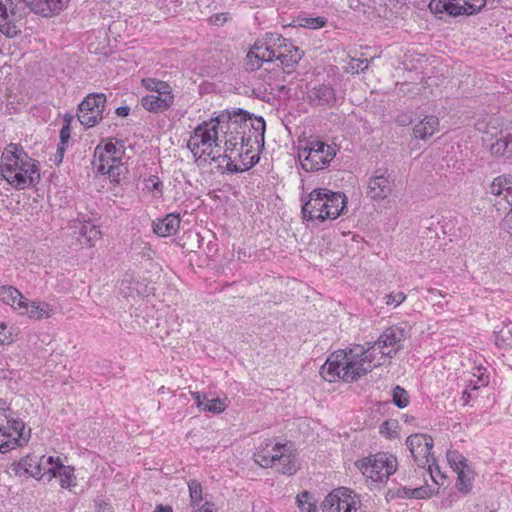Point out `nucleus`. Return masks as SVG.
Instances as JSON below:
<instances>
[{
  "label": "nucleus",
  "instance_id": "2f4dec72",
  "mask_svg": "<svg viewBox=\"0 0 512 512\" xmlns=\"http://www.w3.org/2000/svg\"><path fill=\"white\" fill-rule=\"evenodd\" d=\"M507 188H512V176H498L490 185V193L497 197H504Z\"/></svg>",
  "mask_w": 512,
  "mask_h": 512
},
{
  "label": "nucleus",
  "instance_id": "4be33fe9",
  "mask_svg": "<svg viewBox=\"0 0 512 512\" xmlns=\"http://www.w3.org/2000/svg\"><path fill=\"white\" fill-rule=\"evenodd\" d=\"M327 196H325L326 201V211L324 215V221L326 219H336L340 216L346 207V196L341 192H332L326 188Z\"/></svg>",
  "mask_w": 512,
  "mask_h": 512
},
{
  "label": "nucleus",
  "instance_id": "b1692460",
  "mask_svg": "<svg viewBox=\"0 0 512 512\" xmlns=\"http://www.w3.org/2000/svg\"><path fill=\"white\" fill-rule=\"evenodd\" d=\"M180 222L179 214L170 213L163 219H157L153 222V231L161 237L174 235L179 229Z\"/></svg>",
  "mask_w": 512,
  "mask_h": 512
},
{
  "label": "nucleus",
  "instance_id": "0e129e2a",
  "mask_svg": "<svg viewBox=\"0 0 512 512\" xmlns=\"http://www.w3.org/2000/svg\"><path fill=\"white\" fill-rule=\"evenodd\" d=\"M511 222H512V216L510 215H506L504 220H503V227L504 229H506L509 233H512V225H511Z\"/></svg>",
  "mask_w": 512,
  "mask_h": 512
},
{
  "label": "nucleus",
  "instance_id": "f8f14e48",
  "mask_svg": "<svg viewBox=\"0 0 512 512\" xmlns=\"http://www.w3.org/2000/svg\"><path fill=\"white\" fill-rule=\"evenodd\" d=\"M52 456L38 457L36 455H27L19 462L13 463L11 469L17 476H29L36 479H42L47 475V467L51 464Z\"/></svg>",
  "mask_w": 512,
  "mask_h": 512
},
{
  "label": "nucleus",
  "instance_id": "0eeeda50",
  "mask_svg": "<svg viewBox=\"0 0 512 512\" xmlns=\"http://www.w3.org/2000/svg\"><path fill=\"white\" fill-rule=\"evenodd\" d=\"M248 120H251V115L247 111L238 108L233 111H222L218 116L209 121L213 122V124L217 123V125H213L214 130L218 132L219 137L221 132L226 138L228 133H230V135L237 134L244 136L245 132L239 129L247 128Z\"/></svg>",
  "mask_w": 512,
  "mask_h": 512
},
{
  "label": "nucleus",
  "instance_id": "3c124183",
  "mask_svg": "<svg viewBox=\"0 0 512 512\" xmlns=\"http://www.w3.org/2000/svg\"><path fill=\"white\" fill-rule=\"evenodd\" d=\"M429 8L434 13H443L447 10V0H432L429 4Z\"/></svg>",
  "mask_w": 512,
  "mask_h": 512
},
{
  "label": "nucleus",
  "instance_id": "39448f33",
  "mask_svg": "<svg viewBox=\"0 0 512 512\" xmlns=\"http://www.w3.org/2000/svg\"><path fill=\"white\" fill-rule=\"evenodd\" d=\"M336 156V148L323 141H311L298 149V158L306 171H319L327 168Z\"/></svg>",
  "mask_w": 512,
  "mask_h": 512
},
{
  "label": "nucleus",
  "instance_id": "4c0bfd02",
  "mask_svg": "<svg viewBox=\"0 0 512 512\" xmlns=\"http://www.w3.org/2000/svg\"><path fill=\"white\" fill-rule=\"evenodd\" d=\"M447 460L455 472L469 467L467 464V459L456 450L447 452Z\"/></svg>",
  "mask_w": 512,
  "mask_h": 512
},
{
  "label": "nucleus",
  "instance_id": "ddd939ff",
  "mask_svg": "<svg viewBox=\"0 0 512 512\" xmlns=\"http://www.w3.org/2000/svg\"><path fill=\"white\" fill-rule=\"evenodd\" d=\"M405 339L404 329L392 326L385 329L378 339L370 346H375V353L379 350L380 358H392L401 348Z\"/></svg>",
  "mask_w": 512,
  "mask_h": 512
},
{
  "label": "nucleus",
  "instance_id": "2eb2a0df",
  "mask_svg": "<svg viewBox=\"0 0 512 512\" xmlns=\"http://www.w3.org/2000/svg\"><path fill=\"white\" fill-rule=\"evenodd\" d=\"M325 196H327L326 188H316L310 192L308 200L302 206V215L305 220L324 221L323 214L327 206Z\"/></svg>",
  "mask_w": 512,
  "mask_h": 512
},
{
  "label": "nucleus",
  "instance_id": "f257e3e1",
  "mask_svg": "<svg viewBox=\"0 0 512 512\" xmlns=\"http://www.w3.org/2000/svg\"><path fill=\"white\" fill-rule=\"evenodd\" d=\"M254 49L247 54V70H257L263 63H279L283 73L291 74L295 71L303 52L279 34H271L262 45L255 44Z\"/></svg>",
  "mask_w": 512,
  "mask_h": 512
},
{
  "label": "nucleus",
  "instance_id": "4d7b16f0",
  "mask_svg": "<svg viewBox=\"0 0 512 512\" xmlns=\"http://www.w3.org/2000/svg\"><path fill=\"white\" fill-rule=\"evenodd\" d=\"M65 151H66V146L62 145V144H59L58 147H57L56 155H55V162H56V164H59V163L62 162L64 154H65Z\"/></svg>",
  "mask_w": 512,
  "mask_h": 512
},
{
  "label": "nucleus",
  "instance_id": "8fccbe9b",
  "mask_svg": "<svg viewBox=\"0 0 512 512\" xmlns=\"http://www.w3.org/2000/svg\"><path fill=\"white\" fill-rule=\"evenodd\" d=\"M12 341V334L8 331L7 325L4 322H0V345L11 343Z\"/></svg>",
  "mask_w": 512,
  "mask_h": 512
},
{
  "label": "nucleus",
  "instance_id": "ea45409f",
  "mask_svg": "<svg viewBox=\"0 0 512 512\" xmlns=\"http://www.w3.org/2000/svg\"><path fill=\"white\" fill-rule=\"evenodd\" d=\"M205 403L202 407V410L212 412L215 414L222 413L226 409V405L220 398L208 399L206 395H204Z\"/></svg>",
  "mask_w": 512,
  "mask_h": 512
},
{
  "label": "nucleus",
  "instance_id": "4468645a",
  "mask_svg": "<svg viewBox=\"0 0 512 512\" xmlns=\"http://www.w3.org/2000/svg\"><path fill=\"white\" fill-rule=\"evenodd\" d=\"M213 122L204 121L197 126L193 132V135L187 142V148L194 154L197 155L200 146L204 148L206 146L211 147L213 144L217 147L221 142L218 132L214 130ZM217 125V123H214Z\"/></svg>",
  "mask_w": 512,
  "mask_h": 512
},
{
  "label": "nucleus",
  "instance_id": "79ce46f5",
  "mask_svg": "<svg viewBox=\"0 0 512 512\" xmlns=\"http://www.w3.org/2000/svg\"><path fill=\"white\" fill-rule=\"evenodd\" d=\"M251 126V128L254 130V137L257 141L258 137L261 138L263 141L264 139V133H265V121L263 117H255L254 119L251 118V120H248V126Z\"/></svg>",
  "mask_w": 512,
  "mask_h": 512
},
{
  "label": "nucleus",
  "instance_id": "13d9d810",
  "mask_svg": "<svg viewBox=\"0 0 512 512\" xmlns=\"http://www.w3.org/2000/svg\"><path fill=\"white\" fill-rule=\"evenodd\" d=\"M148 181L151 183L152 188L154 190H161L162 182L160 181V179L157 176H154V175L150 176Z\"/></svg>",
  "mask_w": 512,
  "mask_h": 512
},
{
  "label": "nucleus",
  "instance_id": "6e6d98bb",
  "mask_svg": "<svg viewBox=\"0 0 512 512\" xmlns=\"http://www.w3.org/2000/svg\"><path fill=\"white\" fill-rule=\"evenodd\" d=\"M213 503L206 501L204 504L202 502L196 508H193L192 512H213Z\"/></svg>",
  "mask_w": 512,
  "mask_h": 512
},
{
  "label": "nucleus",
  "instance_id": "774afa93",
  "mask_svg": "<svg viewBox=\"0 0 512 512\" xmlns=\"http://www.w3.org/2000/svg\"><path fill=\"white\" fill-rule=\"evenodd\" d=\"M471 398L470 393H468L466 390L463 391L461 400L463 401V405H467L469 403V400Z\"/></svg>",
  "mask_w": 512,
  "mask_h": 512
},
{
  "label": "nucleus",
  "instance_id": "09e8293b",
  "mask_svg": "<svg viewBox=\"0 0 512 512\" xmlns=\"http://www.w3.org/2000/svg\"><path fill=\"white\" fill-rule=\"evenodd\" d=\"M202 154L207 155L214 162L222 163V162L226 161L228 163V159H223V157H222L224 154H219L218 151H214L212 149V146L211 147L206 146L202 150Z\"/></svg>",
  "mask_w": 512,
  "mask_h": 512
},
{
  "label": "nucleus",
  "instance_id": "680f3d73",
  "mask_svg": "<svg viewBox=\"0 0 512 512\" xmlns=\"http://www.w3.org/2000/svg\"><path fill=\"white\" fill-rule=\"evenodd\" d=\"M495 344L499 348H505L508 345L507 342H506L505 337L503 335H500V334H496V336H495Z\"/></svg>",
  "mask_w": 512,
  "mask_h": 512
},
{
  "label": "nucleus",
  "instance_id": "f3484780",
  "mask_svg": "<svg viewBox=\"0 0 512 512\" xmlns=\"http://www.w3.org/2000/svg\"><path fill=\"white\" fill-rule=\"evenodd\" d=\"M393 180L387 170H376L368 181L367 195L372 200H383L392 192Z\"/></svg>",
  "mask_w": 512,
  "mask_h": 512
},
{
  "label": "nucleus",
  "instance_id": "cd10ccee",
  "mask_svg": "<svg viewBox=\"0 0 512 512\" xmlns=\"http://www.w3.org/2000/svg\"><path fill=\"white\" fill-rule=\"evenodd\" d=\"M438 127L439 119L436 116L430 115L416 124L413 128V132L416 138L424 140L438 131Z\"/></svg>",
  "mask_w": 512,
  "mask_h": 512
},
{
  "label": "nucleus",
  "instance_id": "e433bc0d",
  "mask_svg": "<svg viewBox=\"0 0 512 512\" xmlns=\"http://www.w3.org/2000/svg\"><path fill=\"white\" fill-rule=\"evenodd\" d=\"M139 283L136 282L131 275H126L120 284V292L125 297H134L135 294L139 295L141 292L138 289Z\"/></svg>",
  "mask_w": 512,
  "mask_h": 512
},
{
  "label": "nucleus",
  "instance_id": "423d86ee",
  "mask_svg": "<svg viewBox=\"0 0 512 512\" xmlns=\"http://www.w3.org/2000/svg\"><path fill=\"white\" fill-rule=\"evenodd\" d=\"M357 466L367 478L374 482H382L396 471L397 460L387 454L379 453L361 460Z\"/></svg>",
  "mask_w": 512,
  "mask_h": 512
},
{
  "label": "nucleus",
  "instance_id": "6ab92c4d",
  "mask_svg": "<svg viewBox=\"0 0 512 512\" xmlns=\"http://www.w3.org/2000/svg\"><path fill=\"white\" fill-rule=\"evenodd\" d=\"M346 354L341 350L332 353L320 369V374L328 382L342 379L343 366Z\"/></svg>",
  "mask_w": 512,
  "mask_h": 512
},
{
  "label": "nucleus",
  "instance_id": "69168bd1",
  "mask_svg": "<svg viewBox=\"0 0 512 512\" xmlns=\"http://www.w3.org/2000/svg\"><path fill=\"white\" fill-rule=\"evenodd\" d=\"M130 108L128 106H120L116 109V114L120 117H126L129 115Z\"/></svg>",
  "mask_w": 512,
  "mask_h": 512
},
{
  "label": "nucleus",
  "instance_id": "6e6552de",
  "mask_svg": "<svg viewBox=\"0 0 512 512\" xmlns=\"http://www.w3.org/2000/svg\"><path fill=\"white\" fill-rule=\"evenodd\" d=\"M359 508V497L346 487L333 490L321 504L322 512H358Z\"/></svg>",
  "mask_w": 512,
  "mask_h": 512
},
{
  "label": "nucleus",
  "instance_id": "bf43d9fd",
  "mask_svg": "<svg viewBox=\"0 0 512 512\" xmlns=\"http://www.w3.org/2000/svg\"><path fill=\"white\" fill-rule=\"evenodd\" d=\"M192 397L195 400L196 406L202 409L205 403L204 396L202 397L199 392H192Z\"/></svg>",
  "mask_w": 512,
  "mask_h": 512
},
{
  "label": "nucleus",
  "instance_id": "338daca9",
  "mask_svg": "<svg viewBox=\"0 0 512 512\" xmlns=\"http://www.w3.org/2000/svg\"><path fill=\"white\" fill-rule=\"evenodd\" d=\"M154 512H173L172 507L170 506H164V505H157Z\"/></svg>",
  "mask_w": 512,
  "mask_h": 512
},
{
  "label": "nucleus",
  "instance_id": "a19ab883",
  "mask_svg": "<svg viewBox=\"0 0 512 512\" xmlns=\"http://www.w3.org/2000/svg\"><path fill=\"white\" fill-rule=\"evenodd\" d=\"M393 403L399 408H405L409 403V396L407 391L400 387L396 386L392 391Z\"/></svg>",
  "mask_w": 512,
  "mask_h": 512
},
{
  "label": "nucleus",
  "instance_id": "c756f323",
  "mask_svg": "<svg viewBox=\"0 0 512 512\" xmlns=\"http://www.w3.org/2000/svg\"><path fill=\"white\" fill-rule=\"evenodd\" d=\"M98 172L107 174L112 182L119 184L125 178L127 168L119 160L106 168L103 165L98 166Z\"/></svg>",
  "mask_w": 512,
  "mask_h": 512
},
{
  "label": "nucleus",
  "instance_id": "473e14b6",
  "mask_svg": "<svg viewBox=\"0 0 512 512\" xmlns=\"http://www.w3.org/2000/svg\"><path fill=\"white\" fill-rule=\"evenodd\" d=\"M142 85L147 90L151 92H155L157 95L160 94H172V90L170 85L167 82L155 79V78H145L142 80Z\"/></svg>",
  "mask_w": 512,
  "mask_h": 512
},
{
  "label": "nucleus",
  "instance_id": "49530a36",
  "mask_svg": "<svg viewBox=\"0 0 512 512\" xmlns=\"http://www.w3.org/2000/svg\"><path fill=\"white\" fill-rule=\"evenodd\" d=\"M326 22V19L323 17H306L302 19L301 26L317 29L325 26Z\"/></svg>",
  "mask_w": 512,
  "mask_h": 512
},
{
  "label": "nucleus",
  "instance_id": "37998d69",
  "mask_svg": "<svg viewBox=\"0 0 512 512\" xmlns=\"http://www.w3.org/2000/svg\"><path fill=\"white\" fill-rule=\"evenodd\" d=\"M243 142H244V136L243 135L232 134L230 136V138H226L225 139V142H224V144H225V153L224 154H228V155L232 156V153L236 149L238 144H241V146H242Z\"/></svg>",
  "mask_w": 512,
  "mask_h": 512
},
{
  "label": "nucleus",
  "instance_id": "603ef678",
  "mask_svg": "<svg viewBox=\"0 0 512 512\" xmlns=\"http://www.w3.org/2000/svg\"><path fill=\"white\" fill-rule=\"evenodd\" d=\"M100 152H104L106 157L119 158L117 156L119 150L112 142L106 143L103 149L100 147Z\"/></svg>",
  "mask_w": 512,
  "mask_h": 512
},
{
  "label": "nucleus",
  "instance_id": "7c9ffc66",
  "mask_svg": "<svg viewBox=\"0 0 512 512\" xmlns=\"http://www.w3.org/2000/svg\"><path fill=\"white\" fill-rule=\"evenodd\" d=\"M457 473V482L456 487L457 489L467 494L472 489V484L474 480V473L470 467H467L461 471L456 472Z\"/></svg>",
  "mask_w": 512,
  "mask_h": 512
},
{
  "label": "nucleus",
  "instance_id": "c03bdc74",
  "mask_svg": "<svg viewBox=\"0 0 512 512\" xmlns=\"http://www.w3.org/2000/svg\"><path fill=\"white\" fill-rule=\"evenodd\" d=\"M95 156L97 157L95 161L97 167L103 165L106 168L115 162H119V158L106 157L104 152H100V146L96 147Z\"/></svg>",
  "mask_w": 512,
  "mask_h": 512
},
{
  "label": "nucleus",
  "instance_id": "a18cd8bd",
  "mask_svg": "<svg viewBox=\"0 0 512 512\" xmlns=\"http://www.w3.org/2000/svg\"><path fill=\"white\" fill-rule=\"evenodd\" d=\"M369 67V60L352 58L349 63V69L353 73H360L367 70Z\"/></svg>",
  "mask_w": 512,
  "mask_h": 512
},
{
  "label": "nucleus",
  "instance_id": "bb28decb",
  "mask_svg": "<svg viewBox=\"0 0 512 512\" xmlns=\"http://www.w3.org/2000/svg\"><path fill=\"white\" fill-rule=\"evenodd\" d=\"M20 314L28 315L33 319H45L51 317L53 314V308L46 302H31L26 300V304L21 309Z\"/></svg>",
  "mask_w": 512,
  "mask_h": 512
},
{
  "label": "nucleus",
  "instance_id": "dca6fc26",
  "mask_svg": "<svg viewBox=\"0 0 512 512\" xmlns=\"http://www.w3.org/2000/svg\"><path fill=\"white\" fill-rule=\"evenodd\" d=\"M307 101L312 106L333 107L337 103L335 88L329 83L307 86Z\"/></svg>",
  "mask_w": 512,
  "mask_h": 512
},
{
  "label": "nucleus",
  "instance_id": "de8ad7c7",
  "mask_svg": "<svg viewBox=\"0 0 512 512\" xmlns=\"http://www.w3.org/2000/svg\"><path fill=\"white\" fill-rule=\"evenodd\" d=\"M385 299H386L385 303L387 305L398 306L402 302H404V300L406 299V295L401 291L391 292L385 296Z\"/></svg>",
  "mask_w": 512,
  "mask_h": 512
},
{
  "label": "nucleus",
  "instance_id": "412c9836",
  "mask_svg": "<svg viewBox=\"0 0 512 512\" xmlns=\"http://www.w3.org/2000/svg\"><path fill=\"white\" fill-rule=\"evenodd\" d=\"M174 102L172 94H150L141 98V105L149 112L159 113L169 109Z\"/></svg>",
  "mask_w": 512,
  "mask_h": 512
},
{
  "label": "nucleus",
  "instance_id": "20e7f679",
  "mask_svg": "<svg viewBox=\"0 0 512 512\" xmlns=\"http://www.w3.org/2000/svg\"><path fill=\"white\" fill-rule=\"evenodd\" d=\"M254 460L263 468L272 467L278 462V471L285 475H293L297 472L298 466L293 450L287 444H275L272 451H266V448H259L254 454Z\"/></svg>",
  "mask_w": 512,
  "mask_h": 512
},
{
  "label": "nucleus",
  "instance_id": "aec40b11",
  "mask_svg": "<svg viewBox=\"0 0 512 512\" xmlns=\"http://www.w3.org/2000/svg\"><path fill=\"white\" fill-rule=\"evenodd\" d=\"M47 475L48 480L59 478L62 488L70 487L73 479H75L74 468L64 465L58 457L54 458L53 456L51 464L47 467Z\"/></svg>",
  "mask_w": 512,
  "mask_h": 512
},
{
  "label": "nucleus",
  "instance_id": "a211bd4d",
  "mask_svg": "<svg viewBox=\"0 0 512 512\" xmlns=\"http://www.w3.org/2000/svg\"><path fill=\"white\" fill-rule=\"evenodd\" d=\"M0 32L9 38L20 33L16 24L15 5L12 0H0Z\"/></svg>",
  "mask_w": 512,
  "mask_h": 512
},
{
  "label": "nucleus",
  "instance_id": "c85d7f7f",
  "mask_svg": "<svg viewBox=\"0 0 512 512\" xmlns=\"http://www.w3.org/2000/svg\"><path fill=\"white\" fill-rule=\"evenodd\" d=\"M490 151L495 156H509L512 154V134L507 133L499 137L490 146Z\"/></svg>",
  "mask_w": 512,
  "mask_h": 512
},
{
  "label": "nucleus",
  "instance_id": "5fc2aeb1",
  "mask_svg": "<svg viewBox=\"0 0 512 512\" xmlns=\"http://www.w3.org/2000/svg\"><path fill=\"white\" fill-rule=\"evenodd\" d=\"M70 138V127L69 123L64 124L60 130V144L66 145Z\"/></svg>",
  "mask_w": 512,
  "mask_h": 512
},
{
  "label": "nucleus",
  "instance_id": "7ed1b4c3",
  "mask_svg": "<svg viewBox=\"0 0 512 512\" xmlns=\"http://www.w3.org/2000/svg\"><path fill=\"white\" fill-rule=\"evenodd\" d=\"M341 351L346 354L342 373V380L345 382L357 381L381 364L379 361L376 362L375 346L365 348L362 345L354 344Z\"/></svg>",
  "mask_w": 512,
  "mask_h": 512
},
{
  "label": "nucleus",
  "instance_id": "e2e57ef3",
  "mask_svg": "<svg viewBox=\"0 0 512 512\" xmlns=\"http://www.w3.org/2000/svg\"><path fill=\"white\" fill-rule=\"evenodd\" d=\"M511 222H512V216L510 215H506L504 220H503V227L504 229H506L509 233H512V225H511Z\"/></svg>",
  "mask_w": 512,
  "mask_h": 512
},
{
  "label": "nucleus",
  "instance_id": "c9c22d12",
  "mask_svg": "<svg viewBox=\"0 0 512 512\" xmlns=\"http://www.w3.org/2000/svg\"><path fill=\"white\" fill-rule=\"evenodd\" d=\"M297 504L298 508L303 512H316L317 511V505L316 501L314 500L313 496L307 492L304 491L297 495Z\"/></svg>",
  "mask_w": 512,
  "mask_h": 512
},
{
  "label": "nucleus",
  "instance_id": "1a4fd4ad",
  "mask_svg": "<svg viewBox=\"0 0 512 512\" xmlns=\"http://www.w3.org/2000/svg\"><path fill=\"white\" fill-rule=\"evenodd\" d=\"M30 437L31 429L26 430L21 419L8 420V425H0V452L6 453L17 446H22Z\"/></svg>",
  "mask_w": 512,
  "mask_h": 512
},
{
  "label": "nucleus",
  "instance_id": "9d476101",
  "mask_svg": "<svg viewBox=\"0 0 512 512\" xmlns=\"http://www.w3.org/2000/svg\"><path fill=\"white\" fill-rule=\"evenodd\" d=\"M106 97L102 93L89 94L78 107L77 117L79 122L90 128L95 126L103 118Z\"/></svg>",
  "mask_w": 512,
  "mask_h": 512
},
{
  "label": "nucleus",
  "instance_id": "f704fd0d",
  "mask_svg": "<svg viewBox=\"0 0 512 512\" xmlns=\"http://www.w3.org/2000/svg\"><path fill=\"white\" fill-rule=\"evenodd\" d=\"M222 157H223V159H228V163H226V169L232 173L246 171V170L250 169L252 166H254L259 160L258 156L252 155L250 157L249 162H247V163L242 162V166H240V165H237L234 163V161L231 159V155L224 154Z\"/></svg>",
  "mask_w": 512,
  "mask_h": 512
},
{
  "label": "nucleus",
  "instance_id": "a878e982",
  "mask_svg": "<svg viewBox=\"0 0 512 512\" xmlns=\"http://www.w3.org/2000/svg\"><path fill=\"white\" fill-rule=\"evenodd\" d=\"M0 301L19 312L26 304V298L13 286H0Z\"/></svg>",
  "mask_w": 512,
  "mask_h": 512
},
{
  "label": "nucleus",
  "instance_id": "393cba45",
  "mask_svg": "<svg viewBox=\"0 0 512 512\" xmlns=\"http://www.w3.org/2000/svg\"><path fill=\"white\" fill-rule=\"evenodd\" d=\"M73 234L81 245L92 247L100 239L101 231L92 224H81L74 227Z\"/></svg>",
  "mask_w": 512,
  "mask_h": 512
},
{
  "label": "nucleus",
  "instance_id": "864d4df0",
  "mask_svg": "<svg viewBox=\"0 0 512 512\" xmlns=\"http://www.w3.org/2000/svg\"><path fill=\"white\" fill-rule=\"evenodd\" d=\"M394 422L391 421H384L380 426V433L387 435L389 438H392L395 436L396 431L392 428L395 427Z\"/></svg>",
  "mask_w": 512,
  "mask_h": 512
},
{
  "label": "nucleus",
  "instance_id": "5701e85b",
  "mask_svg": "<svg viewBox=\"0 0 512 512\" xmlns=\"http://www.w3.org/2000/svg\"><path fill=\"white\" fill-rule=\"evenodd\" d=\"M447 0L446 13L450 16L472 15L484 6V0Z\"/></svg>",
  "mask_w": 512,
  "mask_h": 512
},
{
  "label": "nucleus",
  "instance_id": "f03ea898",
  "mask_svg": "<svg viewBox=\"0 0 512 512\" xmlns=\"http://www.w3.org/2000/svg\"><path fill=\"white\" fill-rule=\"evenodd\" d=\"M0 173L12 187L24 190L40 180L38 161L32 159L19 144L10 143L1 156Z\"/></svg>",
  "mask_w": 512,
  "mask_h": 512
},
{
  "label": "nucleus",
  "instance_id": "9b49d317",
  "mask_svg": "<svg viewBox=\"0 0 512 512\" xmlns=\"http://www.w3.org/2000/svg\"><path fill=\"white\" fill-rule=\"evenodd\" d=\"M406 445L409 448L411 455L415 462L420 467H429V473L433 478V472L431 469L432 463L435 459L431 456V450L433 448V439L426 434H413L407 437Z\"/></svg>",
  "mask_w": 512,
  "mask_h": 512
},
{
  "label": "nucleus",
  "instance_id": "58836bf2",
  "mask_svg": "<svg viewBox=\"0 0 512 512\" xmlns=\"http://www.w3.org/2000/svg\"><path fill=\"white\" fill-rule=\"evenodd\" d=\"M190 500L192 508H196L202 502V486L197 480H191L188 482Z\"/></svg>",
  "mask_w": 512,
  "mask_h": 512
},
{
  "label": "nucleus",
  "instance_id": "72a5a7b5",
  "mask_svg": "<svg viewBox=\"0 0 512 512\" xmlns=\"http://www.w3.org/2000/svg\"><path fill=\"white\" fill-rule=\"evenodd\" d=\"M429 496L430 494L428 493V490L425 487H417L414 489L399 488L392 494V497L415 499H424Z\"/></svg>",
  "mask_w": 512,
  "mask_h": 512
},
{
  "label": "nucleus",
  "instance_id": "052dcab7",
  "mask_svg": "<svg viewBox=\"0 0 512 512\" xmlns=\"http://www.w3.org/2000/svg\"><path fill=\"white\" fill-rule=\"evenodd\" d=\"M13 418L10 417V415L7 414V411L0 407V425H5L4 422H6V425H8V420H12Z\"/></svg>",
  "mask_w": 512,
  "mask_h": 512
}]
</instances>
